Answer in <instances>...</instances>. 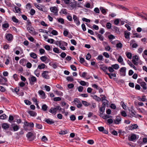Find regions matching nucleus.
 Listing matches in <instances>:
<instances>
[{
    "label": "nucleus",
    "mask_w": 147,
    "mask_h": 147,
    "mask_svg": "<svg viewBox=\"0 0 147 147\" xmlns=\"http://www.w3.org/2000/svg\"><path fill=\"white\" fill-rule=\"evenodd\" d=\"M106 107V105L104 103H103L101 105V107L99 108L100 112V117H102L103 115V113L105 112V108Z\"/></svg>",
    "instance_id": "nucleus-1"
},
{
    "label": "nucleus",
    "mask_w": 147,
    "mask_h": 147,
    "mask_svg": "<svg viewBox=\"0 0 147 147\" xmlns=\"http://www.w3.org/2000/svg\"><path fill=\"white\" fill-rule=\"evenodd\" d=\"M50 10L54 15L56 16L58 15V9L55 6L51 7L50 8Z\"/></svg>",
    "instance_id": "nucleus-2"
},
{
    "label": "nucleus",
    "mask_w": 147,
    "mask_h": 147,
    "mask_svg": "<svg viewBox=\"0 0 147 147\" xmlns=\"http://www.w3.org/2000/svg\"><path fill=\"white\" fill-rule=\"evenodd\" d=\"M74 102L75 105H76L77 107L79 108H81L82 106L80 101L77 98H75Z\"/></svg>",
    "instance_id": "nucleus-3"
},
{
    "label": "nucleus",
    "mask_w": 147,
    "mask_h": 147,
    "mask_svg": "<svg viewBox=\"0 0 147 147\" xmlns=\"http://www.w3.org/2000/svg\"><path fill=\"white\" fill-rule=\"evenodd\" d=\"M77 5V2L75 0H73L72 1H71L69 3V6L72 9L76 8Z\"/></svg>",
    "instance_id": "nucleus-4"
},
{
    "label": "nucleus",
    "mask_w": 147,
    "mask_h": 147,
    "mask_svg": "<svg viewBox=\"0 0 147 147\" xmlns=\"http://www.w3.org/2000/svg\"><path fill=\"white\" fill-rule=\"evenodd\" d=\"M7 79L6 78L1 77L0 78V84L2 85H6L7 82Z\"/></svg>",
    "instance_id": "nucleus-5"
},
{
    "label": "nucleus",
    "mask_w": 147,
    "mask_h": 147,
    "mask_svg": "<svg viewBox=\"0 0 147 147\" xmlns=\"http://www.w3.org/2000/svg\"><path fill=\"white\" fill-rule=\"evenodd\" d=\"M137 139V136L136 135L132 134H131L130 137H129V141L134 142H135Z\"/></svg>",
    "instance_id": "nucleus-6"
},
{
    "label": "nucleus",
    "mask_w": 147,
    "mask_h": 147,
    "mask_svg": "<svg viewBox=\"0 0 147 147\" xmlns=\"http://www.w3.org/2000/svg\"><path fill=\"white\" fill-rule=\"evenodd\" d=\"M67 43L62 41L59 46V47L62 50H65L66 49V48L64 46H67Z\"/></svg>",
    "instance_id": "nucleus-7"
},
{
    "label": "nucleus",
    "mask_w": 147,
    "mask_h": 147,
    "mask_svg": "<svg viewBox=\"0 0 147 147\" xmlns=\"http://www.w3.org/2000/svg\"><path fill=\"white\" fill-rule=\"evenodd\" d=\"M29 80L30 83L31 85H33L34 83L36 81V78L33 76H31Z\"/></svg>",
    "instance_id": "nucleus-8"
},
{
    "label": "nucleus",
    "mask_w": 147,
    "mask_h": 147,
    "mask_svg": "<svg viewBox=\"0 0 147 147\" xmlns=\"http://www.w3.org/2000/svg\"><path fill=\"white\" fill-rule=\"evenodd\" d=\"M138 60V57L137 55H135L133 56L132 60L133 63L135 65H137V61Z\"/></svg>",
    "instance_id": "nucleus-9"
},
{
    "label": "nucleus",
    "mask_w": 147,
    "mask_h": 147,
    "mask_svg": "<svg viewBox=\"0 0 147 147\" xmlns=\"http://www.w3.org/2000/svg\"><path fill=\"white\" fill-rule=\"evenodd\" d=\"M11 126L14 131H17L20 128L19 126L18 125L14 123L12 124Z\"/></svg>",
    "instance_id": "nucleus-10"
},
{
    "label": "nucleus",
    "mask_w": 147,
    "mask_h": 147,
    "mask_svg": "<svg viewBox=\"0 0 147 147\" xmlns=\"http://www.w3.org/2000/svg\"><path fill=\"white\" fill-rule=\"evenodd\" d=\"M49 72L47 71H43L42 74V77L45 79H49V76L48 75Z\"/></svg>",
    "instance_id": "nucleus-11"
},
{
    "label": "nucleus",
    "mask_w": 147,
    "mask_h": 147,
    "mask_svg": "<svg viewBox=\"0 0 147 147\" xmlns=\"http://www.w3.org/2000/svg\"><path fill=\"white\" fill-rule=\"evenodd\" d=\"M34 5L36 7L40 10L43 11H44V10L45 9V7L44 6L41 5H39L36 4V3H34Z\"/></svg>",
    "instance_id": "nucleus-12"
},
{
    "label": "nucleus",
    "mask_w": 147,
    "mask_h": 147,
    "mask_svg": "<svg viewBox=\"0 0 147 147\" xmlns=\"http://www.w3.org/2000/svg\"><path fill=\"white\" fill-rule=\"evenodd\" d=\"M73 19L74 20V22L76 23L77 26H79L80 23L79 21L78 18L75 15H74L73 16Z\"/></svg>",
    "instance_id": "nucleus-13"
},
{
    "label": "nucleus",
    "mask_w": 147,
    "mask_h": 147,
    "mask_svg": "<svg viewBox=\"0 0 147 147\" xmlns=\"http://www.w3.org/2000/svg\"><path fill=\"white\" fill-rule=\"evenodd\" d=\"M126 68L125 67H122L120 69V71L121 72V75L122 76H125V71Z\"/></svg>",
    "instance_id": "nucleus-14"
},
{
    "label": "nucleus",
    "mask_w": 147,
    "mask_h": 147,
    "mask_svg": "<svg viewBox=\"0 0 147 147\" xmlns=\"http://www.w3.org/2000/svg\"><path fill=\"white\" fill-rule=\"evenodd\" d=\"M98 129L99 131L102 132L104 134H107L108 133V131L106 130H105L104 127H98Z\"/></svg>",
    "instance_id": "nucleus-15"
},
{
    "label": "nucleus",
    "mask_w": 147,
    "mask_h": 147,
    "mask_svg": "<svg viewBox=\"0 0 147 147\" xmlns=\"http://www.w3.org/2000/svg\"><path fill=\"white\" fill-rule=\"evenodd\" d=\"M130 45H131L132 48H136L138 46V45L135 43V41L134 40H131L130 41Z\"/></svg>",
    "instance_id": "nucleus-16"
},
{
    "label": "nucleus",
    "mask_w": 147,
    "mask_h": 147,
    "mask_svg": "<svg viewBox=\"0 0 147 147\" xmlns=\"http://www.w3.org/2000/svg\"><path fill=\"white\" fill-rule=\"evenodd\" d=\"M38 93L41 96V97L42 99H44L46 98L45 94L43 90H39L38 92Z\"/></svg>",
    "instance_id": "nucleus-17"
},
{
    "label": "nucleus",
    "mask_w": 147,
    "mask_h": 147,
    "mask_svg": "<svg viewBox=\"0 0 147 147\" xmlns=\"http://www.w3.org/2000/svg\"><path fill=\"white\" fill-rule=\"evenodd\" d=\"M24 125L27 127L30 126L31 127H34V124L32 122L29 123L27 121H25L24 122Z\"/></svg>",
    "instance_id": "nucleus-18"
},
{
    "label": "nucleus",
    "mask_w": 147,
    "mask_h": 147,
    "mask_svg": "<svg viewBox=\"0 0 147 147\" xmlns=\"http://www.w3.org/2000/svg\"><path fill=\"white\" fill-rule=\"evenodd\" d=\"M138 127V125L136 124L133 125L131 124L129 126V130H133L137 129Z\"/></svg>",
    "instance_id": "nucleus-19"
},
{
    "label": "nucleus",
    "mask_w": 147,
    "mask_h": 147,
    "mask_svg": "<svg viewBox=\"0 0 147 147\" xmlns=\"http://www.w3.org/2000/svg\"><path fill=\"white\" fill-rule=\"evenodd\" d=\"M13 37L12 35L11 34H9L6 36V39L9 41H11L12 40Z\"/></svg>",
    "instance_id": "nucleus-20"
},
{
    "label": "nucleus",
    "mask_w": 147,
    "mask_h": 147,
    "mask_svg": "<svg viewBox=\"0 0 147 147\" xmlns=\"http://www.w3.org/2000/svg\"><path fill=\"white\" fill-rule=\"evenodd\" d=\"M45 121L49 124H52L54 123V121L52 119H45Z\"/></svg>",
    "instance_id": "nucleus-21"
},
{
    "label": "nucleus",
    "mask_w": 147,
    "mask_h": 147,
    "mask_svg": "<svg viewBox=\"0 0 147 147\" xmlns=\"http://www.w3.org/2000/svg\"><path fill=\"white\" fill-rule=\"evenodd\" d=\"M56 109L55 108H51L49 111V112L54 115L56 114Z\"/></svg>",
    "instance_id": "nucleus-22"
},
{
    "label": "nucleus",
    "mask_w": 147,
    "mask_h": 147,
    "mask_svg": "<svg viewBox=\"0 0 147 147\" xmlns=\"http://www.w3.org/2000/svg\"><path fill=\"white\" fill-rule=\"evenodd\" d=\"M2 127L3 128L6 129L9 127V125L7 123H4L2 124Z\"/></svg>",
    "instance_id": "nucleus-23"
},
{
    "label": "nucleus",
    "mask_w": 147,
    "mask_h": 147,
    "mask_svg": "<svg viewBox=\"0 0 147 147\" xmlns=\"http://www.w3.org/2000/svg\"><path fill=\"white\" fill-rule=\"evenodd\" d=\"M46 65L43 63H41L38 65V68L40 69H43L45 68Z\"/></svg>",
    "instance_id": "nucleus-24"
},
{
    "label": "nucleus",
    "mask_w": 147,
    "mask_h": 147,
    "mask_svg": "<svg viewBox=\"0 0 147 147\" xmlns=\"http://www.w3.org/2000/svg\"><path fill=\"white\" fill-rule=\"evenodd\" d=\"M117 61L118 62L120 63L121 65H124V63L123 62V59L121 57V56H119L117 59Z\"/></svg>",
    "instance_id": "nucleus-25"
},
{
    "label": "nucleus",
    "mask_w": 147,
    "mask_h": 147,
    "mask_svg": "<svg viewBox=\"0 0 147 147\" xmlns=\"http://www.w3.org/2000/svg\"><path fill=\"white\" fill-rule=\"evenodd\" d=\"M145 97H146L145 96H142V98H141L140 97H138V99L139 100L142 101L143 102L147 101V100L146 98Z\"/></svg>",
    "instance_id": "nucleus-26"
},
{
    "label": "nucleus",
    "mask_w": 147,
    "mask_h": 147,
    "mask_svg": "<svg viewBox=\"0 0 147 147\" xmlns=\"http://www.w3.org/2000/svg\"><path fill=\"white\" fill-rule=\"evenodd\" d=\"M30 55L31 57L34 59H36L37 57V55L34 53H30Z\"/></svg>",
    "instance_id": "nucleus-27"
},
{
    "label": "nucleus",
    "mask_w": 147,
    "mask_h": 147,
    "mask_svg": "<svg viewBox=\"0 0 147 147\" xmlns=\"http://www.w3.org/2000/svg\"><path fill=\"white\" fill-rule=\"evenodd\" d=\"M140 85L144 90H146V84L145 82H142V83H140Z\"/></svg>",
    "instance_id": "nucleus-28"
},
{
    "label": "nucleus",
    "mask_w": 147,
    "mask_h": 147,
    "mask_svg": "<svg viewBox=\"0 0 147 147\" xmlns=\"http://www.w3.org/2000/svg\"><path fill=\"white\" fill-rule=\"evenodd\" d=\"M28 113L31 116H35L36 115V113L32 111H29Z\"/></svg>",
    "instance_id": "nucleus-29"
},
{
    "label": "nucleus",
    "mask_w": 147,
    "mask_h": 147,
    "mask_svg": "<svg viewBox=\"0 0 147 147\" xmlns=\"http://www.w3.org/2000/svg\"><path fill=\"white\" fill-rule=\"evenodd\" d=\"M121 121V119L120 117H117L116 120L114 121V122L115 124H118Z\"/></svg>",
    "instance_id": "nucleus-30"
},
{
    "label": "nucleus",
    "mask_w": 147,
    "mask_h": 147,
    "mask_svg": "<svg viewBox=\"0 0 147 147\" xmlns=\"http://www.w3.org/2000/svg\"><path fill=\"white\" fill-rule=\"evenodd\" d=\"M27 29L29 31L31 32H33L34 28L30 25H28L27 26Z\"/></svg>",
    "instance_id": "nucleus-31"
},
{
    "label": "nucleus",
    "mask_w": 147,
    "mask_h": 147,
    "mask_svg": "<svg viewBox=\"0 0 147 147\" xmlns=\"http://www.w3.org/2000/svg\"><path fill=\"white\" fill-rule=\"evenodd\" d=\"M100 9L102 13L104 15L106 14L107 10V9H106L103 7H100Z\"/></svg>",
    "instance_id": "nucleus-32"
},
{
    "label": "nucleus",
    "mask_w": 147,
    "mask_h": 147,
    "mask_svg": "<svg viewBox=\"0 0 147 147\" xmlns=\"http://www.w3.org/2000/svg\"><path fill=\"white\" fill-rule=\"evenodd\" d=\"M135 113L136 112L134 110L131 111V113H130V115L132 116L137 117V115H136Z\"/></svg>",
    "instance_id": "nucleus-33"
},
{
    "label": "nucleus",
    "mask_w": 147,
    "mask_h": 147,
    "mask_svg": "<svg viewBox=\"0 0 147 147\" xmlns=\"http://www.w3.org/2000/svg\"><path fill=\"white\" fill-rule=\"evenodd\" d=\"M47 108L48 107L46 104H44L42 106V109L44 111H46Z\"/></svg>",
    "instance_id": "nucleus-34"
},
{
    "label": "nucleus",
    "mask_w": 147,
    "mask_h": 147,
    "mask_svg": "<svg viewBox=\"0 0 147 147\" xmlns=\"http://www.w3.org/2000/svg\"><path fill=\"white\" fill-rule=\"evenodd\" d=\"M60 14H67V10L65 9H62L60 11Z\"/></svg>",
    "instance_id": "nucleus-35"
},
{
    "label": "nucleus",
    "mask_w": 147,
    "mask_h": 147,
    "mask_svg": "<svg viewBox=\"0 0 147 147\" xmlns=\"http://www.w3.org/2000/svg\"><path fill=\"white\" fill-rule=\"evenodd\" d=\"M47 59V57L46 56H43L40 57V59L42 62H45Z\"/></svg>",
    "instance_id": "nucleus-36"
},
{
    "label": "nucleus",
    "mask_w": 147,
    "mask_h": 147,
    "mask_svg": "<svg viewBox=\"0 0 147 147\" xmlns=\"http://www.w3.org/2000/svg\"><path fill=\"white\" fill-rule=\"evenodd\" d=\"M111 66L113 67V69H117L119 68V65L117 64L113 65H111Z\"/></svg>",
    "instance_id": "nucleus-37"
},
{
    "label": "nucleus",
    "mask_w": 147,
    "mask_h": 147,
    "mask_svg": "<svg viewBox=\"0 0 147 147\" xmlns=\"http://www.w3.org/2000/svg\"><path fill=\"white\" fill-rule=\"evenodd\" d=\"M113 30L115 31V32L117 34H119V29L117 27L114 26L113 27Z\"/></svg>",
    "instance_id": "nucleus-38"
},
{
    "label": "nucleus",
    "mask_w": 147,
    "mask_h": 147,
    "mask_svg": "<svg viewBox=\"0 0 147 147\" xmlns=\"http://www.w3.org/2000/svg\"><path fill=\"white\" fill-rule=\"evenodd\" d=\"M93 98L97 101H99L101 99L98 97L96 95H94L93 96Z\"/></svg>",
    "instance_id": "nucleus-39"
},
{
    "label": "nucleus",
    "mask_w": 147,
    "mask_h": 147,
    "mask_svg": "<svg viewBox=\"0 0 147 147\" xmlns=\"http://www.w3.org/2000/svg\"><path fill=\"white\" fill-rule=\"evenodd\" d=\"M33 135V134L32 132H28L26 135V136L28 138H30Z\"/></svg>",
    "instance_id": "nucleus-40"
},
{
    "label": "nucleus",
    "mask_w": 147,
    "mask_h": 147,
    "mask_svg": "<svg viewBox=\"0 0 147 147\" xmlns=\"http://www.w3.org/2000/svg\"><path fill=\"white\" fill-rule=\"evenodd\" d=\"M15 9L16 11V12L20 13H21V11L20 9L18 7H15Z\"/></svg>",
    "instance_id": "nucleus-41"
},
{
    "label": "nucleus",
    "mask_w": 147,
    "mask_h": 147,
    "mask_svg": "<svg viewBox=\"0 0 147 147\" xmlns=\"http://www.w3.org/2000/svg\"><path fill=\"white\" fill-rule=\"evenodd\" d=\"M97 36L98 37V38L101 41H103V37L101 34H97Z\"/></svg>",
    "instance_id": "nucleus-42"
},
{
    "label": "nucleus",
    "mask_w": 147,
    "mask_h": 147,
    "mask_svg": "<svg viewBox=\"0 0 147 147\" xmlns=\"http://www.w3.org/2000/svg\"><path fill=\"white\" fill-rule=\"evenodd\" d=\"M53 51L55 53H60V52L59 51V49L56 47H54L53 49Z\"/></svg>",
    "instance_id": "nucleus-43"
},
{
    "label": "nucleus",
    "mask_w": 147,
    "mask_h": 147,
    "mask_svg": "<svg viewBox=\"0 0 147 147\" xmlns=\"http://www.w3.org/2000/svg\"><path fill=\"white\" fill-rule=\"evenodd\" d=\"M100 69L102 70L105 72L106 73V71L107 69L108 68L106 66H103L100 67Z\"/></svg>",
    "instance_id": "nucleus-44"
},
{
    "label": "nucleus",
    "mask_w": 147,
    "mask_h": 147,
    "mask_svg": "<svg viewBox=\"0 0 147 147\" xmlns=\"http://www.w3.org/2000/svg\"><path fill=\"white\" fill-rule=\"evenodd\" d=\"M82 102L83 105L86 107L87 106L89 105V103L87 102L86 101L82 100Z\"/></svg>",
    "instance_id": "nucleus-45"
},
{
    "label": "nucleus",
    "mask_w": 147,
    "mask_h": 147,
    "mask_svg": "<svg viewBox=\"0 0 147 147\" xmlns=\"http://www.w3.org/2000/svg\"><path fill=\"white\" fill-rule=\"evenodd\" d=\"M71 120L72 121H74L76 120V117L75 115H72L70 117Z\"/></svg>",
    "instance_id": "nucleus-46"
},
{
    "label": "nucleus",
    "mask_w": 147,
    "mask_h": 147,
    "mask_svg": "<svg viewBox=\"0 0 147 147\" xmlns=\"http://www.w3.org/2000/svg\"><path fill=\"white\" fill-rule=\"evenodd\" d=\"M56 93L59 96H62L63 95V93L61 91H59L56 90L55 91Z\"/></svg>",
    "instance_id": "nucleus-47"
},
{
    "label": "nucleus",
    "mask_w": 147,
    "mask_h": 147,
    "mask_svg": "<svg viewBox=\"0 0 147 147\" xmlns=\"http://www.w3.org/2000/svg\"><path fill=\"white\" fill-rule=\"evenodd\" d=\"M67 133V131L66 130L64 131H61L59 132V134H65Z\"/></svg>",
    "instance_id": "nucleus-48"
},
{
    "label": "nucleus",
    "mask_w": 147,
    "mask_h": 147,
    "mask_svg": "<svg viewBox=\"0 0 147 147\" xmlns=\"http://www.w3.org/2000/svg\"><path fill=\"white\" fill-rule=\"evenodd\" d=\"M6 118V115L4 114L0 116V119H4Z\"/></svg>",
    "instance_id": "nucleus-49"
},
{
    "label": "nucleus",
    "mask_w": 147,
    "mask_h": 147,
    "mask_svg": "<svg viewBox=\"0 0 147 147\" xmlns=\"http://www.w3.org/2000/svg\"><path fill=\"white\" fill-rule=\"evenodd\" d=\"M58 21L59 22L61 23V24H63L64 23V20L63 18H59L58 19Z\"/></svg>",
    "instance_id": "nucleus-50"
},
{
    "label": "nucleus",
    "mask_w": 147,
    "mask_h": 147,
    "mask_svg": "<svg viewBox=\"0 0 147 147\" xmlns=\"http://www.w3.org/2000/svg\"><path fill=\"white\" fill-rule=\"evenodd\" d=\"M67 80L68 81H72L74 80V78L71 76H68L66 78Z\"/></svg>",
    "instance_id": "nucleus-51"
},
{
    "label": "nucleus",
    "mask_w": 147,
    "mask_h": 147,
    "mask_svg": "<svg viewBox=\"0 0 147 147\" xmlns=\"http://www.w3.org/2000/svg\"><path fill=\"white\" fill-rule=\"evenodd\" d=\"M103 55L106 58H108L109 57V54L107 52H104L103 53Z\"/></svg>",
    "instance_id": "nucleus-52"
},
{
    "label": "nucleus",
    "mask_w": 147,
    "mask_h": 147,
    "mask_svg": "<svg viewBox=\"0 0 147 147\" xmlns=\"http://www.w3.org/2000/svg\"><path fill=\"white\" fill-rule=\"evenodd\" d=\"M51 33L55 35H58V33L57 31L55 30H53L51 32Z\"/></svg>",
    "instance_id": "nucleus-53"
},
{
    "label": "nucleus",
    "mask_w": 147,
    "mask_h": 147,
    "mask_svg": "<svg viewBox=\"0 0 147 147\" xmlns=\"http://www.w3.org/2000/svg\"><path fill=\"white\" fill-rule=\"evenodd\" d=\"M24 102L26 105H30L31 104V102L28 100H25Z\"/></svg>",
    "instance_id": "nucleus-54"
},
{
    "label": "nucleus",
    "mask_w": 147,
    "mask_h": 147,
    "mask_svg": "<svg viewBox=\"0 0 147 147\" xmlns=\"http://www.w3.org/2000/svg\"><path fill=\"white\" fill-rule=\"evenodd\" d=\"M36 127L38 129H42V126L40 124L36 123Z\"/></svg>",
    "instance_id": "nucleus-55"
},
{
    "label": "nucleus",
    "mask_w": 147,
    "mask_h": 147,
    "mask_svg": "<svg viewBox=\"0 0 147 147\" xmlns=\"http://www.w3.org/2000/svg\"><path fill=\"white\" fill-rule=\"evenodd\" d=\"M12 20L13 21L16 23H18V20L15 17L13 16L12 18Z\"/></svg>",
    "instance_id": "nucleus-56"
},
{
    "label": "nucleus",
    "mask_w": 147,
    "mask_h": 147,
    "mask_svg": "<svg viewBox=\"0 0 147 147\" xmlns=\"http://www.w3.org/2000/svg\"><path fill=\"white\" fill-rule=\"evenodd\" d=\"M102 117L104 119H107L108 118L111 117H112L111 116L108 115H106L102 116Z\"/></svg>",
    "instance_id": "nucleus-57"
},
{
    "label": "nucleus",
    "mask_w": 147,
    "mask_h": 147,
    "mask_svg": "<svg viewBox=\"0 0 147 147\" xmlns=\"http://www.w3.org/2000/svg\"><path fill=\"white\" fill-rule=\"evenodd\" d=\"M70 67L71 69L74 71H76L77 70L76 67L74 65H71Z\"/></svg>",
    "instance_id": "nucleus-58"
},
{
    "label": "nucleus",
    "mask_w": 147,
    "mask_h": 147,
    "mask_svg": "<svg viewBox=\"0 0 147 147\" xmlns=\"http://www.w3.org/2000/svg\"><path fill=\"white\" fill-rule=\"evenodd\" d=\"M32 66V65L31 63L29 62H28L26 64V67L28 68H30Z\"/></svg>",
    "instance_id": "nucleus-59"
},
{
    "label": "nucleus",
    "mask_w": 147,
    "mask_h": 147,
    "mask_svg": "<svg viewBox=\"0 0 147 147\" xmlns=\"http://www.w3.org/2000/svg\"><path fill=\"white\" fill-rule=\"evenodd\" d=\"M61 100V98L59 97H55L53 98V100L55 101H60Z\"/></svg>",
    "instance_id": "nucleus-60"
},
{
    "label": "nucleus",
    "mask_w": 147,
    "mask_h": 147,
    "mask_svg": "<svg viewBox=\"0 0 147 147\" xmlns=\"http://www.w3.org/2000/svg\"><path fill=\"white\" fill-rule=\"evenodd\" d=\"M35 10L34 9H32L30 10V13L31 15H34L35 14Z\"/></svg>",
    "instance_id": "nucleus-61"
},
{
    "label": "nucleus",
    "mask_w": 147,
    "mask_h": 147,
    "mask_svg": "<svg viewBox=\"0 0 147 147\" xmlns=\"http://www.w3.org/2000/svg\"><path fill=\"white\" fill-rule=\"evenodd\" d=\"M116 46L117 48H121L122 47V45L121 43L119 42L117 43Z\"/></svg>",
    "instance_id": "nucleus-62"
},
{
    "label": "nucleus",
    "mask_w": 147,
    "mask_h": 147,
    "mask_svg": "<svg viewBox=\"0 0 147 147\" xmlns=\"http://www.w3.org/2000/svg\"><path fill=\"white\" fill-rule=\"evenodd\" d=\"M108 70L109 72H112L113 71H114V70L113 67L111 66V67H109L108 68Z\"/></svg>",
    "instance_id": "nucleus-63"
},
{
    "label": "nucleus",
    "mask_w": 147,
    "mask_h": 147,
    "mask_svg": "<svg viewBox=\"0 0 147 147\" xmlns=\"http://www.w3.org/2000/svg\"><path fill=\"white\" fill-rule=\"evenodd\" d=\"M66 56V53L64 52H62L60 54L61 57L63 58H64Z\"/></svg>",
    "instance_id": "nucleus-64"
}]
</instances>
